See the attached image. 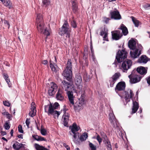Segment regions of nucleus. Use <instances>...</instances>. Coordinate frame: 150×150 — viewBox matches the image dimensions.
<instances>
[{
	"label": "nucleus",
	"instance_id": "f8f14e48",
	"mask_svg": "<svg viewBox=\"0 0 150 150\" xmlns=\"http://www.w3.org/2000/svg\"><path fill=\"white\" fill-rule=\"evenodd\" d=\"M110 15L111 19L119 20L121 18V16L118 11H111L110 12Z\"/></svg>",
	"mask_w": 150,
	"mask_h": 150
},
{
	"label": "nucleus",
	"instance_id": "dca6fc26",
	"mask_svg": "<svg viewBox=\"0 0 150 150\" xmlns=\"http://www.w3.org/2000/svg\"><path fill=\"white\" fill-rule=\"evenodd\" d=\"M141 54V50H139L138 49H135L134 51H130V54L131 57L133 59L137 58Z\"/></svg>",
	"mask_w": 150,
	"mask_h": 150
},
{
	"label": "nucleus",
	"instance_id": "69168bd1",
	"mask_svg": "<svg viewBox=\"0 0 150 150\" xmlns=\"http://www.w3.org/2000/svg\"><path fill=\"white\" fill-rule=\"evenodd\" d=\"M90 47H91V53L93 55V46L92 45H91Z\"/></svg>",
	"mask_w": 150,
	"mask_h": 150
},
{
	"label": "nucleus",
	"instance_id": "774afa93",
	"mask_svg": "<svg viewBox=\"0 0 150 150\" xmlns=\"http://www.w3.org/2000/svg\"><path fill=\"white\" fill-rule=\"evenodd\" d=\"M13 129H12L11 130V132H10V133L11 135V136L12 137L13 136Z\"/></svg>",
	"mask_w": 150,
	"mask_h": 150
},
{
	"label": "nucleus",
	"instance_id": "603ef678",
	"mask_svg": "<svg viewBox=\"0 0 150 150\" xmlns=\"http://www.w3.org/2000/svg\"><path fill=\"white\" fill-rule=\"evenodd\" d=\"M41 133L43 135H45L46 134V131L44 129H41Z\"/></svg>",
	"mask_w": 150,
	"mask_h": 150
},
{
	"label": "nucleus",
	"instance_id": "f3484780",
	"mask_svg": "<svg viewBox=\"0 0 150 150\" xmlns=\"http://www.w3.org/2000/svg\"><path fill=\"white\" fill-rule=\"evenodd\" d=\"M125 99L126 103L130 101V99L132 98L133 96H134V93L132 91L130 90L129 91V93L127 92H125Z\"/></svg>",
	"mask_w": 150,
	"mask_h": 150
},
{
	"label": "nucleus",
	"instance_id": "8fccbe9b",
	"mask_svg": "<svg viewBox=\"0 0 150 150\" xmlns=\"http://www.w3.org/2000/svg\"><path fill=\"white\" fill-rule=\"evenodd\" d=\"M96 139L98 142L99 144L102 142V139L100 137V135L98 134L96 137Z\"/></svg>",
	"mask_w": 150,
	"mask_h": 150
},
{
	"label": "nucleus",
	"instance_id": "423d86ee",
	"mask_svg": "<svg viewBox=\"0 0 150 150\" xmlns=\"http://www.w3.org/2000/svg\"><path fill=\"white\" fill-rule=\"evenodd\" d=\"M70 128H71V131H69V133L71 135L72 134L71 133V132L74 134L73 141L75 142L77 136H79V133L77 132L79 130L80 127L77 126L76 123H74L72 126L70 127Z\"/></svg>",
	"mask_w": 150,
	"mask_h": 150
},
{
	"label": "nucleus",
	"instance_id": "4c0bfd02",
	"mask_svg": "<svg viewBox=\"0 0 150 150\" xmlns=\"http://www.w3.org/2000/svg\"><path fill=\"white\" fill-rule=\"evenodd\" d=\"M62 118L63 119V122L64 125L65 126L68 127V124L69 118L67 117V118Z\"/></svg>",
	"mask_w": 150,
	"mask_h": 150
},
{
	"label": "nucleus",
	"instance_id": "9d476101",
	"mask_svg": "<svg viewBox=\"0 0 150 150\" xmlns=\"http://www.w3.org/2000/svg\"><path fill=\"white\" fill-rule=\"evenodd\" d=\"M120 76L121 75L120 73L117 72L110 78L109 81L110 83V87H112L113 86L114 83L119 78Z\"/></svg>",
	"mask_w": 150,
	"mask_h": 150
},
{
	"label": "nucleus",
	"instance_id": "a19ab883",
	"mask_svg": "<svg viewBox=\"0 0 150 150\" xmlns=\"http://www.w3.org/2000/svg\"><path fill=\"white\" fill-rule=\"evenodd\" d=\"M60 114V112L58 111L57 110H54L53 111L52 114H51V115H52L54 117L57 116V117L58 118Z\"/></svg>",
	"mask_w": 150,
	"mask_h": 150
},
{
	"label": "nucleus",
	"instance_id": "2f4dec72",
	"mask_svg": "<svg viewBox=\"0 0 150 150\" xmlns=\"http://www.w3.org/2000/svg\"><path fill=\"white\" fill-rule=\"evenodd\" d=\"M3 75L5 80L7 83L9 87H11V84L10 83V79L9 78V76L6 73H3Z\"/></svg>",
	"mask_w": 150,
	"mask_h": 150
},
{
	"label": "nucleus",
	"instance_id": "20e7f679",
	"mask_svg": "<svg viewBox=\"0 0 150 150\" xmlns=\"http://www.w3.org/2000/svg\"><path fill=\"white\" fill-rule=\"evenodd\" d=\"M127 53L124 50H119L117 53L115 60L113 64H115L116 66L117 64V62L120 63L126 58L127 57Z\"/></svg>",
	"mask_w": 150,
	"mask_h": 150
},
{
	"label": "nucleus",
	"instance_id": "4be33fe9",
	"mask_svg": "<svg viewBox=\"0 0 150 150\" xmlns=\"http://www.w3.org/2000/svg\"><path fill=\"white\" fill-rule=\"evenodd\" d=\"M67 94L70 103L72 105H74V103L73 92L69 91L67 92Z\"/></svg>",
	"mask_w": 150,
	"mask_h": 150
},
{
	"label": "nucleus",
	"instance_id": "412c9836",
	"mask_svg": "<svg viewBox=\"0 0 150 150\" xmlns=\"http://www.w3.org/2000/svg\"><path fill=\"white\" fill-rule=\"evenodd\" d=\"M137 74L139 73L141 75H144L147 73V71L145 68L143 67H138L137 70Z\"/></svg>",
	"mask_w": 150,
	"mask_h": 150
},
{
	"label": "nucleus",
	"instance_id": "473e14b6",
	"mask_svg": "<svg viewBox=\"0 0 150 150\" xmlns=\"http://www.w3.org/2000/svg\"><path fill=\"white\" fill-rule=\"evenodd\" d=\"M50 67L52 70L55 72H57V68L56 67H57V66L55 63H52L51 62V61H50Z\"/></svg>",
	"mask_w": 150,
	"mask_h": 150
},
{
	"label": "nucleus",
	"instance_id": "7c9ffc66",
	"mask_svg": "<svg viewBox=\"0 0 150 150\" xmlns=\"http://www.w3.org/2000/svg\"><path fill=\"white\" fill-rule=\"evenodd\" d=\"M110 121L111 124H114L116 122V119L114 115L112 113H110L109 115Z\"/></svg>",
	"mask_w": 150,
	"mask_h": 150
},
{
	"label": "nucleus",
	"instance_id": "72a5a7b5",
	"mask_svg": "<svg viewBox=\"0 0 150 150\" xmlns=\"http://www.w3.org/2000/svg\"><path fill=\"white\" fill-rule=\"evenodd\" d=\"M35 107L33 106L32 108H31V111L29 113V115L31 117H33L35 115L36 110L35 109Z\"/></svg>",
	"mask_w": 150,
	"mask_h": 150
},
{
	"label": "nucleus",
	"instance_id": "4468645a",
	"mask_svg": "<svg viewBox=\"0 0 150 150\" xmlns=\"http://www.w3.org/2000/svg\"><path fill=\"white\" fill-rule=\"evenodd\" d=\"M45 112L47 113L48 115H50L52 114L54 110L53 105L50 103L49 105H45L44 106Z\"/></svg>",
	"mask_w": 150,
	"mask_h": 150
},
{
	"label": "nucleus",
	"instance_id": "bb28decb",
	"mask_svg": "<svg viewBox=\"0 0 150 150\" xmlns=\"http://www.w3.org/2000/svg\"><path fill=\"white\" fill-rule=\"evenodd\" d=\"M131 18L136 27H138L139 25H141L142 23L141 22L134 17L131 16Z\"/></svg>",
	"mask_w": 150,
	"mask_h": 150
},
{
	"label": "nucleus",
	"instance_id": "49530a36",
	"mask_svg": "<svg viewBox=\"0 0 150 150\" xmlns=\"http://www.w3.org/2000/svg\"><path fill=\"white\" fill-rule=\"evenodd\" d=\"M9 122L6 121L4 125V128L6 130L10 128V126L9 124Z\"/></svg>",
	"mask_w": 150,
	"mask_h": 150
},
{
	"label": "nucleus",
	"instance_id": "3c124183",
	"mask_svg": "<svg viewBox=\"0 0 150 150\" xmlns=\"http://www.w3.org/2000/svg\"><path fill=\"white\" fill-rule=\"evenodd\" d=\"M18 131L21 133H23V131L22 129V126L21 125H19L18 127Z\"/></svg>",
	"mask_w": 150,
	"mask_h": 150
},
{
	"label": "nucleus",
	"instance_id": "5701e85b",
	"mask_svg": "<svg viewBox=\"0 0 150 150\" xmlns=\"http://www.w3.org/2000/svg\"><path fill=\"white\" fill-rule=\"evenodd\" d=\"M148 61V58L145 55H142L138 60L137 62L139 63H146Z\"/></svg>",
	"mask_w": 150,
	"mask_h": 150
},
{
	"label": "nucleus",
	"instance_id": "6ab92c4d",
	"mask_svg": "<svg viewBox=\"0 0 150 150\" xmlns=\"http://www.w3.org/2000/svg\"><path fill=\"white\" fill-rule=\"evenodd\" d=\"M100 35L101 36H103V35H104V36L103 37V40H105L106 41H108V30H106L104 28L100 32Z\"/></svg>",
	"mask_w": 150,
	"mask_h": 150
},
{
	"label": "nucleus",
	"instance_id": "39448f33",
	"mask_svg": "<svg viewBox=\"0 0 150 150\" xmlns=\"http://www.w3.org/2000/svg\"><path fill=\"white\" fill-rule=\"evenodd\" d=\"M130 79V81L132 83H134L139 82L142 77L137 74L135 69H134L131 74L128 76Z\"/></svg>",
	"mask_w": 150,
	"mask_h": 150
},
{
	"label": "nucleus",
	"instance_id": "e2e57ef3",
	"mask_svg": "<svg viewBox=\"0 0 150 150\" xmlns=\"http://www.w3.org/2000/svg\"><path fill=\"white\" fill-rule=\"evenodd\" d=\"M88 63L87 60H85V63L84 64V66L88 67Z\"/></svg>",
	"mask_w": 150,
	"mask_h": 150
},
{
	"label": "nucleus",
	"instance_id": "37998d69",
	"mask_svg": "<svg viewBox=\"0 0 150 150\" xmlns=\"http://www.w3.org/2000/svg\"><path fill=\"white\" fill-rule=\"evenodd\" d=\"M89 145L91 150H96V146L91 142H89Z\"/></svg>",
	"mask_w": 150,
	"mask_h": 150
},
{
	"label": "nucleus",
	"instance_id": "c85d7f7f",
	"mask_svg": "<svg viewBox=\"0 0 150 150\" xmlns=\"http://www.w3.org/2000/svg\"><path fill=\"white\" fill-rule=\"evenodd\" d=\"M3 3L4 5L9 9L12 8V4L9 0H4Z\"/></svg>",
	"mask_w": 150,
	"mask_h": 150
},
{
	"label": "nucleus",
	"instance_id": "e433bc0d",
	"mask_svg": "<svg viewBox=\"0 0 150 150\" xmlns=\"http://www.w3.org/2000/svg\"><path fill=\"white\" fill-rule=\"evenodd\" d=\"M83 103H81V102H79V105L76 104V105H74V110H80L82 108V104Z\"/></svg>",
	"mask_w": 150,
	"mask_h": 150
},
{
	"label": "nucleus",
	"instance_id": "bf43d9fd",
	"mask_svg": "<svg viewBox=\"0 0 150 150\" xmlns=\"http://www.w3.org/2000/svg\"><path fill=\"white\" fill-rule=\"evenodd\" d=\"M64 146L67 149V150H70V148L69 146L67 145L66 143H64L63 144Z\"/></svg>",
	"mask_w": 150,
	"mask_h": 150
},
{
	"label": "nucleus",
	"instance_id": "a211bd4d",
	"mask_svg": "<svg viewBox=\"0 0 150 150\" xmlns=\"http://www.w3.org/2000/svg\"><path fill=\"white\" fill-rule=\"evenodd\" d=\"M139 108V104L136 101H133V105L131 114H132L136 112Z\"/></svg>",
	"mask_w": 150,
	"mask_h": 150
},
{
	"label": "nucleus",
	"instance_id": "680f3d73",
	"mask_svg": "<svg viewBox=\"0 0 150 150\" xmlns=\"http://www.w3.org/2000/svg\"><path fill=\"white\" fill-rule=\"evenodd\" d=\"M42 63L43 64L46 65L48 63V61L47 60H43L42 61Z\"/></svg>",
	"mask_w": 150,
	"mask_h": 150
},
{
	"label": "nucleus",
	"instance_id": "aec40b11",
	"mask_svg": "<svg viewBox=\"0 0 150 150\" xmlns=\"http://www.w3.org/2000/svg\"><path fill=\"white\" fill-rule=\"evenodd\" d=\"M136 43L135 41L133 39H131L129 40L128 42V46L129 48L132 50L135 49Z\"/></svg>",
	"mask_w": 150,
	"mask_h": 150
},
{
	"label": "nucleus",
	"instance_id": "f704fd0d",
	"mask_svg": "<svg viewBox=\"0 0 150 150\" xmlns=\"http://www.w3.org/2000/svg\"><path fill=\"white\" fill-rule=\"evenodd\" d=\"M35 146L37 150H48L47 149L43 146H40L38 144H35Z\"/></svg>",
	"mask_w": 150,
	"mask_h": 150
},
{
	"label": "nucleus",
	"instance_id": "b1692460",
	"mask_svg": "<svg viewBox=\"0 0 150 150\" xmlns=\"http://www.w3.org/2000/svg\"><path fill=\"white\" fill-rule=\"evenodd\" d=\"M62 83L65 89V91L71 88V86L70 83L67 82L65 80H64L62 81Z\"/></svg>",
	"mask_w": 150,
	"mask_h": 150
},
{
	"label": "nucleus",
	"instance_id": "1a4fd4ad",
	"mask_svg": "<svg viewBox=\"0 0 150 150\" xmlns=\"http://www.w3.org/2000/svg\"><path fill=\"white\" fill-rule=\"evenodd\" d=\"M51 87L48 91L49 95L50 96H52L55 94L57 91L58 88L57 85L54 83L52 82L50 83Z\"/></svg>",
	"mask_w": 150,
	"mask_h": 150
},
{
	"label": "nucleus",
	"instance_id": "6e6d98bb",
	"mask_svg": "<svg viewBox=\"0 0 150 150\" xmlns=\"http://www.w3.org/2000/svg\"><path fill=\"white\" fill-rule=\"evenodd\" d=\"M30 123V122L29 121V119H28V118H27L25 121V123L28 128L29 127Z\"/></svg>",
	"mask_w": 150,
	"mask_h": 150
},
{
	"label": "nucleus",
	"instance_id": "79ce46f5",
	"mask_svg": "<svg viewBox=\"0 0 150 150\" xmlns=\"http://www.w3.org/2000/svg\"><path fill=\"white\" fill-rule=\"evenodd\" d=\"M2 114L6 116V117L9 120H11V114H9L8 112H4L2 113Z\"/></svg>",
	"mask_w": 150,
	"mask_h": 150
},
{
	"label": "nucleus",
	"instance_id": "a878e982",
	"mask_svg": "<svg viewBox=\"0 0 150 150\" xmlns=\"http://www.w3.org/2000/svg\"><path fill=\"white\" fill-rule=\"evenodd\" d=\"M32 137L35 140L38 141H47V140L44 137L38 135L34 134L33 135Z\"/></svg>",
	"mask_w": 150,
	"mask_h": 150
},
{
	"label": "nucleus",
	"instance_id": "ea45409f",
	"mask_svg": "<svg viewBox=\"0 0 150 150\" xmlns=\"http://www.w3.org/2000/svg\"><path fill=\"white\" fill-rule=\"evenodd\" d=\"M85 95L84 93L81 94L80 98L79 99V101L81 102V103H83L85 100Z\"/></svg>",
	"mask_w": 150,
	"mask_h": 150
},
{
	"label": "nucleus",
	"instance_id": "0eeeda50",
	"mask_svg": "<svg viewBox=\"0 0 150 150\" xmlns=\"http://www.w3.org/2000/svg\"><path fill=\"white\" fill-rule=\"evenodd\" d=\"M74 82L77 86V88L79 89V91L81 90L82 87L83 83L82 77L80 74H76L74 78Z\"/></svg>",
	"mask_w": 150,
	"mask_h": 150
},
{
	"label": "nucleus",
	"instance_id": "338daca9",
	"mask_svg": "<svg viewBox=\"0 0 150 150\" xmlns=\"http://www.w3.org/2000/svg\"><path fill=\"white\" fill-rule=\"evenodd\" d=\"M100 134L102 137H103V136H104V135H106V134L103 132H100Z\"/></svg>",
	"mask_w": 150,
	"mask_h": 150
},
{
	"label": "nucleus",
	"instance_id": "5fc2aeb1",
	"mask_svg": "<svg viewBox=\"0 0 150 150\" xmlns=\"http://www.w3.org/2000/svg\"><path fill=\"white\" fill-rule=\"evenodd\" d=\"M106 148L108 150H112V149L111 148V145L110 143L109 144H106Z\"/></svg>",
	"mask_w": 150,
	"mask_h": 150
},
{
	"label": "nucleus",
	"instance_id": "a18cd8bd",
	"mask_svg": "<svg viewBox=\"0 0 150 150\" xmlns=\"http://www.w3.org/2000/svg\"><path fill=\"white\" fill-rule=\"evenodd\" d=\"M143 7L146 10L150 9V4L146 3L143 5Z\"/></svg>",
	"mask_w": 150,
	"mask_h": 150
},
{
	"label": "nucleus",
	"instance_id": "2eb2a0df",
	"mask_svg": "<svg viewBox=\"0 0 150 150\" xmlns=\"http://www.w3.org/2000/svg\"><path fill=\"white\" fill-rule=\"evenodd\" d=\"M56 98L57 100L62 101L64 100V91L61 88H59L56 94Z\"/></svg>",
	"mask_w": 150,
	"mask_h": 150
},
{
	"label": "nucleus",
	"instance_id": "0e129e2a",
	"mask_svg": "<svg viewBox=\"0 0 150 150\" xmlns=\"http://www.w3.org/2000/svg\"><path fill=\"white\" fill-rule=\"evenodd\" d=\"M1 134L2 136H4L6 134V133L5 131H1Z\"/></svg>",
	"mask_w": 150,
	"mask_h": 150
},
{
	"label": "nucleus",
	"instance_id": "f257e3e1",
	"mask_svg": "<svg viewBox=\"0 0 150 150\" xmlns=\"http://www.w3.org/2000/svg\"><path fill=\"white\" fill-rule=\"evenodd\" d=\"M36 25L38 30L41 34H43L46 36L50 35L49 29L45 27L42 15L40 13L37 14Z\"/></svg>",
	"mask_w": 150,
	"mask_h": 150
},
{
	"label": "nucleus",
	"instance_id": "052dcab7",
	"mask_svg": "<svg viewBox=\"0 0 150 150\" xmlns=\"http://www.w3.org/2000/svg\"><path fill=\"white\" fill-rule=\"evenodd\" d=\"M147 83L149 85H150V76H149L147 79H146Z\"/></svg>",
	"mask_w": 150,
	"mask_h": 150
},
{
	"label": "nucleus",
	"instance_id": "13d9d810",
	"mask_svg": "<svg viewBox=\"0 0 150 150\" xmlns=\"http://www.w3.org/2000/svg\"><path fill=\"white\" fill-rule=\"evenodd\" d=\"M4 23L6 25V26H8V28H9L10 24L6 20H4Z\"/></svg>",
	"mask_w": 150,
	"mask_h": 150
},
{
	"label": "nucleus",
	"instance_id": "cd10ccee",
	"mask_svg": "<svg viewBox=\"0 0 150 150\" xmlns=\"http://www.w3.org/2000/svg\"><path fill=\"white\" fill-rule=\"evenodd\" d=\"M23 145L22 144H20L17 142H16V143L14 144L13 145V148L16 150H18L21 148Z\"/></svg>",
	"mask_w": 150,
	"mask_h": 150
},
{
	"label": "nucleus",
	"instance_id": "09e8293b",
	"mask_svg": "<svg viewBox=\"0 0 150 150\" xmlns=\"http://www.w3.org/2000/svg\"><path fill=\"white\" fill-rule=\"evenodd\" d=\"M4 105L6 106L9 107L10 105L11 104L8 101H5L3 102Z\"/></svg>",
	"mask_w": 150,
	"mask_h": 150
},
{
	"label": "nucleus",
	"instance_id": "9b49d317",
	"mask_svg": "<svg viewBox=\"0 0 150 150\" xmlns=\"http://www.w3.org/2000/svg\"><path fill=\"white\" fill-rule=\"evenodd\" d=\"M126 87V84L124 81H120L117 84L115 88V91L117 93L118 91H124Z\"/></svg>",
	"mask_w": 150,
	"mask_h": 150
},
{
	"label": "nucleus",
	"instance_id": "c9c22d12",
	"mask_svg": "<svg viewBox=\"0 0 150 150\" xmlns=\"http://www.w3.org/2000/svg\"><path fill=\"white\" fill-rule=\"evenodd\" d=\"M88 136V134L84 133L81 136L80 139L81 141H84L87 138Z\"/></svg>",
	"mask_w": 150,
	"mask_h": 150
},
{
	"label": "nucleus",
	"instance_id": "4d7b16f0",
	"mask_svg": "<svg viewBox=\"0 0 150 150\" xmlns=\"http://www.w3.org/2000/svg\"><path fill=\"white\" fill-rule=\"evenodd\" d=\"M69 115L68 113H66L65 112L64 113L63 115L62 116V118H67V117L68 118H69Z\"/></svg>",
	"mask_w": 150,
	"mask_h": 150
},
{
	"label": "nucleus",
	"instance_id": "6e6552de",
	"mask_svg": "<svg viewBox=\"0 0 150 150\" xmlns=\"http://www.w3.org/2000/svg\"><path fill=\"white\" fill-rule=\"evenodd\" d=\"M132 62L131 60L127 59L123 62L122 64V67L124 72H126L128 69L130 68L132 66Z\"/></svg>",
	"mask_w": 150,
	"mask_h": 150
},
{
	"label": "nucleus",
	"instance_id": "58836bf2",
	"mask_svg": "<svg viewBox=\"0 0 150 150\" xmlns=\"http://www.w3.org/2000/svg\"><path fill=\"white\" fill-rule=\"evenodd\" d=\"M50 4V0H43L42 6H45L46 7Z\"/></svg>",
	"mask_w": 150,
	"mask_h": 150
},
{
	"label": "nucleus",
	"instance_id": "393cba45",
	"mask_svg": "<svg viewBox=\"0 0 150 150\" xmlns=\"http://www.w3.org/2000/svg\"><path fill=\"white\" fill-rule=\"evenodd\" d=\"M120 29L122 30V33L124 35H126L128 34L127 28L123 24L121 25Z\"/></svg>",
	"mask_w": 150,
	"mask_h": 150
},
{
	"label": "nucleus",
	"instance_id": "ddd939ff",
	"mask_svg": "<svg viewBox=\"0 0 150 150\" xmlns=\"http://www.w3.org/2000/svg\"><path fill=\"white\" fill-rule=\"evenodd\" d=\"M111 33L112 39L116 40L120 39L122 36V34L118 30L112 31Z\"/></svg>",
	"mask_w": 150,
	"mask_h": 150
},
{
	"label": "nucleus",
	"instance_id": "7ed1b4c3",
	"mask_svg": "<svg viewBox=\"0 0 150 150\" xmlns=\"http://www.w3.org/2000/svg\"><path fill=\"white\" fill-rule=\"evenodd\" d=\"M71 32V29L70 28L69 25L67 20H65L63 25L59 29V35L63 36L66 34V38L70 39Z\"/></svg>",
	"mask_w": 150,
	"mask_h": 150
},
{
	"label": "nucleus",
	"instance_id": "c756f323",
	"mask_svg": "<svg viewBox=\"0 0 150 150\" xmlns=\"http://www.w3.org/2000/svg\"><path fill=\"white\" fill-rule=\"evenodd\" d=\"M72 9L73 12L74 13H76L77 11L78 8L76 4V1L74 0L72 2Z\"/></svg>",
	"mask_w": 150,
	"mask_h": 150
},
{
	"label": "nucleus",
	"instance_id": "c03bdc74",
	"mask_svg": "<svg viewBox=\"0 0 150 150\" xmlns=\"http://www.w3.org/2000/svg\"><path fill=\"white\" fill-rule=\"evenodd\" d=\"M71 25L74 28H75L77 27V24L76 21L75 20H73L71 21Z\"/></svg>",
	"mask_w": 150,
	"mask_h": 150
},
{
	"label": "nucleus",
	"instance_id": "864d4df0",
	"mask_svg": "<svg viewBox=\"0 0 150 150\" xmlns=\"http://www.w3.org/2000/svg\"><path fill=\"white\" fill-rule=\"evenodd\" d=\"M104 21L106 23H108L109 20H110V18H107L106 17H104Z\"/></svg>",
	"mask_w": 150,
	"mask_h": 150
},
{
	"label": "nucleus",
	"instance_id": "de8ad7c7",
	"mask_svg": "<svg viewBox=\"0 0 150 150\" xmlns=\"http://www.w3.org/2000/svg\"><path fill=\"white\" fill-rule=\"evenodd\" d=\"M59 106V103L57 102H55L54 103L53 105V108L54 110L57 109Z\"/></svg>",
	"mask_w": 150,
	"mask_h": 150
},
{
	"label": "nucleus",
	"instance_id": "f03ea898",
	"mask_svg": "<svg viewBox=\"0 0 150 150\" xmlns=\"http://www.w3.org/2000/svg\"><path fill=\"white\" fill-rule=\"evenodd\" d=\"M72 64L71 60L68 59L67 61V67L62 73V75L68 81L71 82L72 79Z\"/></svg>",
	"mask_w": 150,
	"mask_h": 150
}]
</instances>
